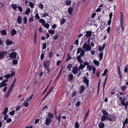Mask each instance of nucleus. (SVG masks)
<instances>
[{
	"label": "nucleus",
	"instance_id": "09e8293b",
	"mask_svg": "<svg viewBox=\"0 0 128 128\" xmlns=\"http://www.w3.org/2000/svg\"><path fill=\"white\" fill-rule=\"evenodd\" d=\"M46 47V43H44L43 44V46L42 47V49H45Z\"/></svg>",
	"mask_w": 128,
	"mask_h": 128
},
{
	"label": "nucleus",
	"instance_id": "58836bf2",
	"mask_svg": "<svg viewBox=\"0 0 128 128\" xmlns=\"http://www.w3.org/2000/svg\"><path fill=\"white\" fill-rule=\"evenodd\" d=\"M15 73H16L15 72H14V71L12 72H11L10 74V77H12L13 76H14L15 74Z\"/></svg>",
	"mask_w": 128,
	"mask_h": 128
},
{
	"label": "nucleus",
	"instance_id": "b1692460",
	"mask_svg": "<svg viewBox=\"0 0 128 128\" xmlns=\"http://www.w3.org/2000/svg\"><path fill=\"white\" fill-rule=\"evenodd\" d=\"M48 116L50 119L54 117L53 114L51 113H48Z\"/></svg>",
	"mask_w": 128,
	"mask_h": 128
},
{
	"label": "nucleus",
	"instance_id": "9b49d317",
	"mask_svg": "<svg viewBox=\"0 0 128 128\" xmlns=\"http://www.w3.org/2000/svg\"><path fill=\"white\" fill-rule=\"evenodd\" d=\"M85 89V87L84 85H82L80 86V88L79 92L81 94L82 93L84 90Z\"/></svg>",
	"mask_w": 128,
	"mask_h": 128
},
{
	"label": "nucleus",
	"instance_id": "5fc2aeb1",
	"mask_svg": "<svg viewBox=\"0 0 128 128\" xmlns=\"http://www.w3.org/2000/svg\"><path fill=\"white\" fill-rule=\"evenodd\" d=\"M50 84H49L48 85L46 86V88L45 89V90H44V91L43 92L42 94H44L46 92V90L48 89V86L50 85Z\"/></svg>",
	"mask_w": 128,
	"mask_h": 128
},
{
	"label": "nucleus",
	"instance_id": "a18cd8bd",
	"mask_svg": "<svg viewBox=\"0 0 128 128\" xmlns=\"http://www.w3.org/2000/svg\"><path fill=\"white\" fill-rule=\"evenodd\" d=\"M75 127L76 128H78L79 127V125L78 122H76L75 123Z\"/></svg>",
	"mask_w": 128,
	"mask_h": 128
},
{
	"label": "nucleus",
	"instance_id": "e2e57ef3",
	"mask_svg": "<svg viewBox=\"0 0 128 128\" xmlns=\"http://www.w3.org/2000/svg\"><path fill=\"white\" fill-rule=\"evenodd\" d=\"M33 18L32 17H31L29 19V21L30 22H31L33 21Z\"/></svg>",
	"mask_w": 128,
	"mask_h": 128
},
{
	"label": "nucleus",
	"instance_id": "4c0bfd02",
	"mask_svg": "<svg viewBox=\"0 0 128 128\" xmlns=\"http://www.w3.org/2000/svg\"><path fill=\"white\" fill-rule=\"evenodd\" d=\"M48 32L51 34H54V30H48Z\"/></svg>",
	"mask_w": 128,
	"mask_h": 128
},
{
	"label": "nucleus",
	"instance_id": "69168bd1",
	"mask_svg": "<svg viewBox=\"0 0 128 128\" xmlns=\"http://www.w3.org/2000/svg\"><path fill=\"white\" fill-rule=\"evenodd\" d=\"M112 21V19H109V20L108 21V24L109 26H110V24L111 23Z\"/></svg>",
	"mask_w": 128,
	"mask_h": 128
},
{
	"label": "nucleus",
	"instance_id": "f257e3e1",
	"mask_svg": "<svg viewBox=\"0 0 128 128\" xmlns=\"http://www.w3.org/2000/svg\"><path fill=\"white\" fill-rule=\"evenodd\" d=\"M102 112L103 115L101 118V120L102 122L104 121L107 120L110 121H112V119L108 117V113L105 110L103 109Z\"/></svg>",
	"mask_w": 128,
	"mask_h": 128
},
{
	"label": "nucleus",
	"instance_id": "6ab92c4d",
	"mask_svg": "<svg viewBox=\"0 0 128 128\" xmlns=\"http://www.w3.org/2000/svg\"><path fill=\"white\" fill-rule=\"evenodd\" d=\"M12 8L14 10H15L17 8L18 6L16 4H13L12 5Z\"/></svg>",
	"mask_w": 128,
	"mask_h": 128
},
{
	"label": "nucleus",
	"instance_id": "338daca9",
	"mask_svg": "<svg viewBox=\"0 0 128 128\" xmlns=\"http://www.w3.org/2000/svg\"><path fill=\"white\" fill-rule=\"evenodd\" d=\"M112 12L110 13V14L109 15V19H112Z\"/></svg>",
	"mask_w": 128,
	"mask_h": 128
},
{
	"label": "nucleus",
	"instance_id": "4468645a",
	"mask_svg": "<svg viewBox=\"0 0 128 128\" xmlns=\"http://www.w3.org/2000/svg\"><path fill=\"white\" fill-rule=\"evenodd\" d=\"M86 34L85 35V36L86 37L88 38L91 36L92 32L90 31H86Z\"/></svg>",
	"mask_w": 128,
	"mask_h": 128
},
{
	"label": "nucleus",
	"instance_id": "473e14b6",
	"mask_svg": "<svg viewBox=\"0 0 128 128\" xmlns=\"http://www.w3.org/2000/svg\"><path fill=\"white\" fill-rule=\"evenodd\" d=\"M103 55V54L102 52H101L99 54V56L100 57V60H101L102 58V56Z\"/></svg>",
	"mask_w": 128,
	"mask_h": 128
},
{
	"label": "nucleus",
	"instance_id": "680f3d73",
	"mask_svg": "<svg viewBox=\"0 0 128 128\" xmlns=\"http://www.w3.org/2000/svg\"><path fill=\"white\" fill-rule=\"evenodd\" d=\"M12 119L10 118H8V119L7 120L6 122L7 123H8L10 122H11L12 121Z\"/></svg>",
	"mask_w": 128,
	"mask_h": 128
},
{
	"label": "nucleus",
	"instance_id": "a211bd4d",
	"mask_svg": "<svg viewBox=\"0 0 128 128\" xmlns=\"http://www.w3.org/2000/svg\"><path fill=\"white\" fill-rule=\"evenodd\" d=\"M0 33L2 36H5L7 34L5 30H1L0 31Z\"/></svg>",
	"mask_w": 128,
	"mask_h": 128
},
{
	"label": "nucleus",
	"instance_id": "f8f14e48",
	"mask_svg": "<svg viewBox=\"0 0 128 128\" xmlns=\"http://www.w3.org/2000/svg\"><path fill=\"white\" fill-rule=\"evenodd\" d=\"M73 76L72 74H70L68 75V82L71 81L72 82V80L73 79Z\"/></svg>",
	"mask_w": 128,
	"mask_h": 128
},
{
	"label": "nucleus",
	"instance_id": "79ce46f5",
	"mask_svg": "<svg viewBox=\"0 0 128 128\" xmlns=\"http://www.w3.org/2000/svg\"><path fill=\"white\" fill-rule=\"evenodd\" d=\"M33 96H34L33 94L32 95L30 96V97L28 99L27 101L28 102H29V101H30L31 100H32Z\"/></svg>",
	"mask_w": 128,
	"mask_h": 128
},
{
	"label": "nucleus",
	"instance_id": "4d7b16f0",
	"mask_svg": "<svg viewBox=\"0 0 128 128\" xmlns=\"http://www.w3.org/2000/svg\"><path fill=\"white\" fill-rule=\"evenodd\" d=\"M128 124V121L125 120V121L123 122V127H124L125 124Z\"/></svg>",
	"mask_w": 128,
	"mask_h": 128
},
{
	"label": "nucleus",
	"instance_id": "393cba45",
	"mask_svg": "<svg viewBox=\"0 0 128 128\" xmlns=\"http://www.w3.org/2000/svg\"><path fill=\"white\" fill-rule=\"evenodd\" d=\"M30 8H28L25 12V14L26 15H28L29 12H30Z\"/></svg>",
	"mask_w": 128,
	"mask_h": 128
},
{
	"label": "nucleus",
	"instance_id": "bb28decb",
	"mask_svg": "<svg viewBox=\"0 0 128 128\" xmlns=\"http://www.w3.org/2000/svg\"><path fill=\"white\" fill-rule=\"evenodd\" d=\"M87 64H80L79 66V70H82L85 67L84 65H86Z\"/></svg>",
	"mask_w": 128,
	"mask_h": 128
},
{
	"label": "nucleus",
	"instance_id": "72a5a7b5",
	"mask_svg": "<svg viewBox=\"0 0 128 128\" xmlns=\"http://www.w3.org/2000/svg\"><path fill=\"white\" fill-rule=\"evenodd\" d=\"M38 7L40 8L42 10L44 8V6L42 4H38Z\"/></svg>",
	"mask_w": 128,
	"mask_h": 128
},
{
	"label": "nucleus",
	"instance_id": "6e6d98bb",
	"mask_svg": "<svg viewBox=\"0 0 128 128\" xmlns=\"http://www.w3.org/2000/svg\"><path fill=\"white\" fill-rule=\"evenodd\" d=\"M13 64H17L18 63V60H13L12 61Z\"/></svg>",
	"mask_w": 128,
	"mask_h": 128
},
{
	"label": "nucleus",
	"instance_id": "0eeeda50",
	"mask_svg": "<svg viewBox=\"0 0 128 128\" xmlns=\"http://www.w3.org/2000/svg\"><path fill=\"white\" fill-rule=\"evenodd\" d=\"M9 55V56L10 58H16V53L15 52H12L11 54H8Z\"/></svg>",
	"mask_w": 128,
	"mask_h": 128
},
{
	"label": "nucleus",
	"instance_id": "ddd939ff",
	"mask_svg": "<svg viewBox=\"0 0 128 128\" xmlns=\"http://www.w3.org/2000/svg\"><path fill=\"white\" fill-rule=\"evenodd\" d=\"M17 21L18 23L19 24L22 23V18L21 16H18L17 19Z\"/></svg>",
	"mask_w": 128,
	"mask_h": 128
},
{
	"label": "nucleus",
	"instance_id": "de8ad7c7",
	"mask_svg": "<svg viewBox=\"0 0 128 128\" xmlns=\"http://www.w3.org/2000/svg\"><path fill=\"white\" fill-rule=\"evenodd\" d=\"M47 16H48V13L46 12H45L43 15V16L44 17H45Z\"/></svg>",
	"mask_w": 128,
	"mask_h": 128
},
{
	"label": "nucleus",
	"instance_id": "3c124183",
	"mask_svg": "<svg viewBox=\"0 0 128 128\" xmlns=\"http://www.w3.org/2000/svg\"><path fill=\"white\" fill-rule=\"evenodd\" d=\"M35 17L36 19L38 20H39L40 18V16L38 14H36L35 16Z\"/></svg>",
	"mask_w": 128,
	"mask_h": 128
},
{
	"label": "nucleus",
	"instance_id": "864d4df0",
	"mask_svg": "<svg viewBox=\"0 0 128 128\" xmlns=\"http://www.w3.org/2000/svg\"><path fill=\"white\" fill-rule=\"evenodd\" d=\"M118 74H121V72L120 69V66H118Z\"/></svg>",
	"mask_w": 128,
	"mask_h": 128
},
{
	"label": "nucleus",
	"instance_id": "f03ea898",
	"mask_svg": "<svg viewBox=\"0 0 128 128\" xmlns=\"http://www.w3.org/2000/svg\"><path fill=\"white\" fill-rule=\"evenodd\" d=\"M85 51V50L82 49V50L80 52V55L78 56L76 58L78 61L80 63V64H82V63L83 62V60H81V57H82L84 55Z\"/></svg>",
	"mask_w": 128,
	"mask_h": 128
},
{
	"label": "nucleus",
	"instance_id": "37998d69",
	"mask_svg": "<svg viewBox=\"0 0 128 128\" xmlns=\"http://www.w3.org/2000/svg\"><path fill=\"white\" fill-rule=\"evenodd\" d=\"M15 110H12V111H11V112H10L9 114L10 115H12V116H13L14 113H15Z\"/></svg>",
	"mask_w": 128,
	"mask_h": 128
},
{
	"label": "nucleus",
	"instance_id": "7c9ffc66",
	"mask_svg": "<svg viewBox=\"0 0 128 128\" xmlns=\"http://www.w3.org/2000/svg\"><path fill=\"white\" fill-rule=\"evenodd\" d=\"M70 53L68 54H67V56L68 57L66 59V61H67L69 60L70 59H71L72 58V57L71 56H70Z\"/></svg>",
	"mask_w": 128,
	"mask_h": 128
},
{
	"label": "nucleus",
	"instance_id": "412c9836",
	"mask_svg": "<svg viewBox=\"0 0 128 128\" xmlns=\"http://www.w3.org/2000/svg\"><path fill=\"white\" fill-rule=\"evenodd\" d=\"M47 29H48L50 26V25L47 23H45L44 24H42V25Z\"/></svg>",
	"mask_w": 128,
	"mask_h": 128
},
{
	"label": "nucleus",
	"instance_id": "13d9d810",
	"mask_svg": "<svg viewBox=\"0 0 128 128\" xmlns=\"http://www.w3.org/2000/svg\"><path fill=\"white\" fill-rule=\"evenodd\" d=\"M23 104L24 105V106L25 107H27L28 105V102L27 101L26 103H24Z\"/></svg>",
	"mask_w": 128,
	"mask_h": 128
},
{
	"label": "nucleus",
	"instance_id": "052dcab7",
	"mask_svg": "<svg viewBox=\"0 0 128 128\" xmlns=\"http://www.w3.org/2000/svg\"><path fill=\"white\" fill-rule=\"evenodd\" d=\"M94 63V64H99V62L97 60H93Z\"/></svg>",
	"mask_w": 128,
	"mask_h": 128
},
{
	"label": "nucleus",
	"instance_id": "603ef678",
	"mask_svg": "<svg viewBox=\"0 0 128 128\" xmlns=\"http://www.w3.org/2000/svg\"><path fill=\"white\" fill-rule=\"evenodd\" d=\"M18 10H19L20 12H22V9L20 6H18Z\"/></svg>",
	"mask_w": 128,
	"mask_h": 128
},
{
	"label": "nucleus",
	"instance_id": "c03bdc74",
	"mask_svg": "<svg viewBox=\"0 0 128 128\" xmlns=\"http://www.w3.org/2000/svg\"><path fill=\"white\" fill-rule=\"evenodd\" d=\"M54 88L53 87H52L50 88L49 89L48 91V93L49 94L51 92L52 90H53Z\"/></svg>",
	"mask_w": 128,
	"mask_h": 128
},
{
	"label": "nucleus",
	"instance_id": "9d476101",
	"mask_svg": "<svg viewBox=\"0 0 128 128\" xmlns=\"http://www.w3.org/2000/svg\"><path fill=\"white\" fill-rule=\"evenodd\" d=\"M6 42L7 46L12 45L13 43V42L12 41L8 39L7 40Z\"/></svg>",
	"mask_w": 128,
	"mask_h": 128
},
{
	"label": "nucleus",
	"instance_id": "6e6552de",
	"mask_svg": "<svg viewBox=\"0 0 128 128\" xmlns=\"http://www.w3.org/2000/svg\"><path fill=\"white\" fill-rule=\"evenodd\" d=\"M52 120L49 118H46V120L45 124L46 125H48L50 124Z\"/></svg>",
	"mask_w": 128,
	"mask_h": 128
},
{
	"label": "nucleus",
	"instance_id": "a878e982",
	"mask_svg": "<svg viewBox=\"0 0 128 128\" xmlns=\"http://www.w3.org/2000/svg\"><path fill=\"white\" fill-rule=\"evenodd\" d=\"M0 87L2 88V86H7V84L2 82L0 83Z\"/></svg>",
	"mask_w": 128,
	"mask_h": 128
},
{
	"label": "nucleus",
	"instance_id": "dca6fc26",
	"mask_svg": "<svg viewBox=\"0 0 128 128\" xmlns=\"http://www.w3.org/2000/svg\"><path fill=\"white\" fill-rule=\"evenodd\" d=\"M102 122H100L99 123L98 125L99 128H104V124Z\"/></svg>",
	"mask_w": 128,
	"mask_h": 128
},
{
	"label": "nucleus",
	"instance_id": "8fccbe9b",
	"mask_svg": "<svg viewBox=\"0 0 128 128\" xmlns=\"http://www.w3.org/2000/svg\"><path fill=\"white\" fill-rule=\"evenodd\" d=\"M4 120H6L8 117V116L6 114H4Z\"/></svg>",
	"mask_w": 128,
	"mask_h": 128
},
{
	"label": "nucleus",
	"instance_id": "ea45409f",
	"mask_svg": "<svg viewBox=\"0 0 128 128\" xmlns=\"http://www.w3.org/2000/svg\"><path fill=\"white\" fill-rule=\"evenodd\" d=\"M72 66V64H68V66H67V68L70 71Z\"/></svg>",
	"mask_w": 128,
	"mask_h": 128
},
{
	"label": "nucleus",
	"instance_id": "f3484780",
	"mask_svg": "<svg viewBox=\"0 0 128 128\" xmlns=\"http://www.w3.org/2000/svg\"><path fill=\"white\" fill-rule=\"evenodd\" d=\"M73 10V8L72 6H70L68 9V12L70 14H71Z\"/></svg>",
	"mask_w": 128,
	"mask_h": 128
},
{
	"label": "nucleus",
	"instance_id": "2f4dec72",
	"mask_svg": "<svg viewBox=\"0 0 128 128\" xmlns=\"http://www.w3.org/2000/svg\"><path fill=\"white\" fill-rule=\"evenodd\" d=\"M8 108L7 107H6L5 108L4 112H2L3 114H6L7 112L8 111Z\"/></svg>",
	"mask_w": 128,
	"mask_h": 128
},
{
	"label": "nucleus",
	"instance_id": "49530a36",
	"mask_svg": "<svg viewBox=\"0 0 128 128\" xmlns=\"http://www.w3.org/2000/svg\"><path fill=\"white\" fill-rule=\"evenodd\" d=\"M126 88V86H122L121 88V89L123 92Z\"/></svg>",
	"mask_w": 128,
	"mask_h": 128
},
{
	"label": "nucleus",
	"instance_id": "20e7f679",
	"mask_svg": "<svg viewBox=\"0 0 128 128\" xmlns=\"http://www.w3.org/2000/svg\"><path fill=\"white\" fill-rule=\"evenodd\" d=\"M87 68L90 71L92 69L93 74H95V72L96 70V68L94 66H92L90 64H88Z\"/></svg>",
	"mask_w": 128,
	"mask_h": 128
},
{
	"label": "nucleus",
	"instance_id": "bf43d9fd",
	"mask_svg": "<svg viewBox=\"0 0 128 128\" xmlns=\"http://www.w3.org/2000/svg\"><path fill=\"white\" fill-rule=\"evenodd\" d=\"M4 77L6 78H9L10 76V74H6V75L4 76Z\"/></svg>",
	"mask_w": 128,
	"mask_h": 128
},
{
	"label": "nucleus",
	"instance_id": "2eb2a0df",
	"mask_svg": "<svg viewBox=\"0 0 128 128\" xmlns=\"http://www.w3.org/2000/svg\"><path fill=\"white\" fill-rule=\"evenodd\" d=\"M17 33L16 31L14 29H13L11 30V35L12 36H13L16 34Z\"/></svg>",
	"mask_w": 128,
	"mask_h": 128
},
{
	"label": "nucleus",
	"instance_id": "a19ab883",
	"mask_svg": "<svg viewBox=\"0 0 128 128\" xmlns=\"http://www.w3.org/2000/svg\"><path fill=\"white\" fill-rule=\"evenodd\" d=\"M107 75L106 77V78H105V80H104V84L103 87V90H104V88H105V85L106 83V80H107Z\"/></svg>",
	"mask_w": 128,
	"mask_h": 128
},
{
	"label": "nucleus",
	"instance_id": "4be33fe9",
	"mask_svg": "<svg viewBox=\"0 0 128 128\" xmlns=\"http://www.w3.org/2000/svg\"><path fill=\"white\" fill-rule=\"evenodd\" d=\"M53 53L52 52H49L48 54V56L50 58H51L52 56Z\"/></svg>",
	"mask_w": 128,
	"mask_h": 128
},
{
	"label": "nucleus",
	"instance_id": "774afa93",
	"mask_svg": "<svg viewBox=\"0 0 128 128\" xmlns=\"http://www.w3.org/2000/svg\"><path fill=\"white\" fill-rule=\"evenodd\" d=\"M58 38V36L57 34H56L54 36L53 38L54 40H56V39H57Z\"/></svg>",
	"mask_w": 128,
	"mask_h": 128
},
{
	"label": "nucleus",
	"instance_id": "7ed1b4c3",
	"mask_svg": "<svg viewBox=\"0 0 128 128\" xmlns=\"http://www.w3.org/2000/svg\"><path fill=\"white\" fill-rule=\"evenodd\" d=\"M82 49H84L86 52L90 51L91 50V47L90 44L85 42L83 45Z\"/></svg>",
	"mask_w": 128,
	"mask_h": 128
},
{
	"label": "nucleus",
	"instance_id": "423d86ee",
	"mask_svg": "<svg viewBox=\"0 0 128 128\" xmlns=\"http://www.w3.org/2000/svg\"><path fill=\"white\" fill-rule=\"evenodd\" d=\"M7 53V52L6 51H0V59L3 58L5 54L6 56L7 55L6 54Z\"/></svg>",
	"mask_w": 128,
	"mask_h": 128
},
{
	"label": "nucleus",
	"instance_id": "1a4fd4ad",
	"mask_svg": "<svg viewBox=\"0 0 128 128\" xmlns=\"http://www.w3.org/2000/svg\"><path fill=\"white\" fill-rule=\"evenodd\" d=\"M80 70L77 66H74L72 68V72L74 74H76L77 73L78 71Z\"/></svg>",
	"mask_w": 128,
	"mask_h": 128
},
{
	"label": "nucleus",
	"instance_id": "c756f323",
	"mask_svg": "<svg viewBox=\"0 0 128 128\" xmlns=\"http://www.w3.org/2000/svg\"><path fill=\"white\" fill-rule=\"evenodd\" d=\"M27 18L26 16H25L23 20V21L24 24H26L27 23Z\"/></svg>",
	"mask_w": 128,
	"mask_h": 128
},
{
	"label": "nucleus",
	"instance_id": "5701e85b",
	"mask_svg": "<svg viewBox=\"0 0 128 128\" xmlns=\"http://www.w3.org/2000/svg\"><path fill=\"white\" fill-rule=\"evenodd\" d=\"M71 1L70 0H66L65 3L66 5L70 6L71 4Z\"/></svg>",
	"mask_w": 128,
	"mask_h": 128
},
{
	"label": "nucleus",
	"instance_id": "aec40b11",
	"mask_svg": "<svg viewBox=\"0 0 128 128\" xmlns=\"http://www.w3.org/2000/svg\"><path fill=\"white\" fill-rule=\"evenodd\" d=\"M44 67L45 69H46L48 71V73L50 70H49V64H44Z\"/></svg>",
	"mask_w": 128,
	"mask_h": 128
},
{
	"label": "nucleus",
	"instance_id": "c85d7f7f",
	"mask_svg": "<svg viewBox=\"0 0 128 128\" xmlns=\"http://www.w3.org/2000/svg\"><path fill=\"white\" fill-rule=\"evenodd\" d=\"M66 20L64 18L62 19V20L60 21V24L61 25H62L64 24L66 22Z\"/></svg>",
	"mask_w": 128,
	"mask_h": 128
},
{
	"label": "nucleus",
	"instance_id": "e433bc0d",
	"mask_svg": "<svg viewBox=\"0 0 128 128\" xmlns=\"http://www.w3.org/2000/svg\"><path fill=\"white\" fill-rule=\"evenodd\" d=\"M82 49L81 48L79 47L77 49V54H78L80 53V52L82 50Z\"/></svg>",
	"mask_w": 128,
	"mask_h": 128
},
{
	"label": "nucleus",
	"instance_id": "cd10ccee",
	"mask_svg": "<svg viewBox=\"0 0 128 128\" xmlns=\"http://www.w3.org/2000/svg\"><path fill=\"white\" fill-rule=\"evenodd\" d=\"M125 99L124 98H123L122 100L121 101V104L123 106H125L126 104L125 103Z\"/></svg>",
	"mask_w": 128,
	"mask_h": 128
},
{
	"label": "nucleus",
	"instance_id": "39448f33",
	"mask_svg": "<svg viewBox=\"0 0 128 128\" xmlns=\"http://www.w3.org/2000/svg\"><path fill=\"white\" fill-rule=\"evenodd\" d=\"M83 80L84 84H86V85L87 86V87H88L89 86V81L88 79H87L86 76H84L83 77Z\"/></svg>",
	"mask_w": 128,
	"mask_h": 128
},
{
	"label": "nucleus",
	"instance_id": "f704fd0d",
	"mask_svg": "<svg viewBox=\"0 0 128 128\" xmlns=\"http://www.w3.org/2000/svg\"><path fill=\"white\" fill-rule=\"evenodd\" d=\"M39 22L41 24H44L45 23V20L42 19H41L40 20Z\"/></svg>",
	"mask_w": 128,
	"mask_h": 128
},
{
	"label": "nucleus",
	"instance_id": "c9c22d12",
	"mask_svg": "<svg viewBox=\"0 0 128 128\" xmlns=\"http://www.w3.org/2000/svg\"><path fill=\"white\" fill-rule=\"evenodd\" d=\"M29 5L31 8H33L34 7V4L32 2H29Z\"/></svg>",
	"mask_w": 128,
	"mask_h": 128
},
{
	"label": "nucleus",
	"instance_id": "0e129e2a",
	"mask_svg": "<svg viewBox=\"0 0 128 128\" xmlns=\"http://www.w3.org/2000/svg\"><path fill=\"white\" fill-rule=\"evenodd\" d=\"M11 92L10 91L8 90V93L6 94V98H7L8 97L10 93Z\"/></svg>",
	"mask_w": 128,
	"mask_h": 128
}]
</instances>
